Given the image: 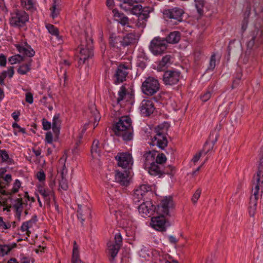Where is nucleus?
<instances>
[{
	"instance_id": "30",
	"label": "nucleus",
	"mask_w": 263,
	"mask_h": 263,
	"mask_svg": "<svg viewBox=\"0 0 263 263\" xmlns=\"http://www.w3.org/2000/svg\"><path fill=\"white\" fill-rule=\"evenodd\" d=\"M254 179L257 181H261V183H263V157L260 159L258 172L256 175L254 176Z\"/></svg>"
},
{
	"instance_id": "22",
	"label": "nucleus",
	"mask_w": 263,
	"mask_h": 263,
	"mask_svg": "<svg viewBox=\"0 0 263 263\" xmlns=\"http://www.w3.org/2000/svg\"><path fill=\"white\" fill-rule=\"evenodd\" d=\"M172 57L170 54L164 56L157 66L158 71H165L172 64Z\"/></svg>"
},
{
	"instance_id": "34",
	"label": "nucleus",
	"mask_w": 263,
	"mask_h": 263,
	"mask_svg": "<svg viewBox=\"0 0 263 263\" xmlns=\"http://www.w3.org/2000/svg\"><path fill=\"white\" fill-rule=\"evenodd\" d=\"M46 28L50 34L56 36L58 39H60L59 30L54 25L48 24L46 25Z\"/></svg>"
},
{
	"instance_id": "58",
	"label": "nucleus",
	"mask_w": 263,
	"mask_h": 263,
	"mask_svg": "<svg viewBox=\"0 0 263 263\" xmlns=\"http://www.w3.org/2000/svg\"><path fill=\"white\" fill-rule=\"evenodd\" d=\"M45 141L48 143H52L53 141L52 134L49 132L46 134Z\"/></svg>"
},
{
	"instance_id": "6",
	"label": "nucleus",
	"mask_w": 263,
	"mask_h": 263,
	"mask_svg": "<svg viewBox=\"0 0 263 263\" xmlns=\"http://www.w3.org/2000/svg\"><path fill=\"white\" fill-rule=\"evenodd\" d=\"M28 20L29 16L25 11L16 9L11 13L9 23L12 27H22Z\"/></svg>"
},
{
	"instance_id": "51",
	"label": "nucleus",
	"mask_w": 263,
	"mask_h": 263,
	"mask_svg": "<svg viewBox=\"0 0 263 263\" xmlns=\"http://www.w3.org/2000/svg\"><path fill=\"white\" fill-rule=\"evenodd\" d=\"M213 92L212 89L211 90L208 89L205 93H204L203 95L201 96V99L203 102H206L208 101L212 96V93Z\"/></svg>"
},
{
	"instance_id": "50",
	"label": "nucleus",
	"mask_w": 263,
	"mask_h": 263,
	"mask_svg": "<svg viewBox=\"0 0 263 263\" xmlns=\"http://www.w3.org/2000/svg\"><path fill=\"white\" fill-rule=\"evenodd\" d=\"M201 194V189L199 188L196 191L192 198V201L194 204H196L197 203L198 199L200 197Z\"/></svg>"
},
{
	"instance_id": "57",
	"label": "nucleus",
	"mask_w": 263,
	"mask_h": 263,
	"mask_svg": "<svg viewBox=\"0 0 263 263\" xmlns=\"http://www.w3.org/2000/svg\"><path fill=\"white\" fill-rule=\"evenodd\" d=\"M36 176L37 179L40 181H44L46 178V175L43 171L37 172Z\"/></svg>"
},
{
	"instance_id": "38",
	"label": "nucleus",
	"mask_w": 263,
	"mask_h": 263,
	"mask_svg": "<svg viewBox=\"0 0 263 263\" xmlns=\"http://www.w3.org/2000/svg\"><path fill=\"white\" fill-rule=\"evenodd\" d=\"M126 95V89L125 86H122L118 92L119 97L117 99V102L119 104L122 101Z\"/></svg>"
},
{
	"instance_id": "18",
	"label": "nucleus",
	"mask_w": 263,
	"mask_h": 263,
	"mask_svg": "<svg viewBox=\"0 0 263 263\" xmlns=\"http://www.w3.org/2000/svg\"><path fill=\"white\" fill-rule=\"evenodd\" d=\"M165 217L159 215L158 216L153 217L151 220L152 227L159 231H165L166 219Z\"/></svg>"
},
{
	"instance_id": "37",
	"label": "nucleus",
	"mask_w": 263,
	"mask_h": 263,
	"mask_svg": "<svg viewBox=\"0 0 263 263\" xmlns=\"http://www.w3.org/2000/svg\"><path fill=\"white\" fill-rule=\"evenodd\" d=\"M195 3L198 13L200 15L202 14L203 13V8L205 4L204 0H195Z\"/></svg>"
},
{
	"instance_id": "45",
	"label": "nucleus",
	"mask_w": 263,
	"mask_h": 263,
	"mask_svg": "<svg viewBox=\"0 0 263 263\" xmlns=\"http://www.w3.org/2000/svg\"><path fill=\"white\" fill-rule=\"evenodd\" d=\"M15 203L13 205L16 211L18 210H22L23 208L24 203L23 202V199L22 198H16L15 200Z\"/></svg>"
},
{
	"instance_id": "10",
	"label": "nucleus",
	"mask_w": 263,
	"mask_h": 263,
	"mask_svg": "<svg viewBox=\"0 0 263 263\" xmlns=\"http://www.w3.org/2000/svg\"><path fill=\"white\" fill-rule=\"evenodd\" d=\"M174 208L172 196L165 197L157 206V212L160 215L171 216L170 211Z\"/></svg>"
},
{
	"instance_id": "53",
	"label": "nucleus",
	"mask_w": 263,
	"mask_h": 263,
	"mask_svg": "<svg viewBox=\"0 0 263 263\" xmlns=\"http://www.w3.org/2000/svg\"><path fill=\"white\" fill-rule=\"evenodd\" d=\"M151 11V8L149 7H144L143 8H142L141 12L140 14L148 18L149 17V14Z\"/></svg>"
},
{
	"instance_id": "36",
	"label": "nucleus",
	"mask_w": 263,
	"mask_h": 263,
	"mask_svg": "<svg viewBox=\"0 0 263 263\" xmlns=\"http://www.w3.org/2000/svg\"><path fill=\"white\" fill-rule=\"evenodd\" d=\"M99 141L97 139L94 140L92 146H91V152L92 155H93L95 153L97 154L98 155L100 154V149L99 147Z\"/></svg>"
},
{
	"instance_id": "19",
	"label": "nucleus",
	"mask_w": 263,
	"mask_h": 263,
	"mask_svg": "<svg viewBox=\"0 0 263 263\" xmlns=\"http://www.w3.org/2000/svg\"><path fill=\"white\" fill-rule=\"evenodd\" d=\"M77 217L83 225V222L87 218H91L90 209L86 207L83 209L81 205H79L77 211Z\"/></svg>"
},
{
	"instance_id": "5",
	"label": "nucleus",
	"mask_w": 263,
	"mask_h": 263,
	"mask_svg": "<svg viewBox=\"0 0 263 263\" xmlns=\"http://www.w3.org/2000/svg\"><path fill=\"white\" fill-rule=\"evenodd\" d=\"M159 89L160 84L158 80L152 77L147 78L141 85L142 92L148 96L154 95Z\"/></svg>"
},
{
	"instance_id": "61",
	"label": "nucleus",
	"mask_w": 263,
	"mask_h": 263,
	"mask_svg": "<svg viewBox=\"0 0 263 263\" xmlns=\"http://www.w3.org/2000/svg\"><path fill=\"white\" fill-rule=\"evenodd\" d=\"M56 0H54V4L53 5V6L52 7V8H51V16L52 17V18H55L58 15V12H56V5H55V2Z\"/></svg>"
},
{
	"instance_id": "25",
	"label": "nucleus",
	"mask_w": 263,
	"mask_h": 263,
	"mask_svg": "<svg viewBox=\"0 0 263 263\" xmlns=\"http://www.w3.org/2000/svg\"><path fill=\"white\" fill-rule=\"evenodd\" d=\"M60 114H57L54 116L52 123V129L56 136H58L60 134Z\"/></svg>"
},
{
	"instance_id": "3",
	"label": "nucleus",
	"mask_w": 263,
	"mask_h": 263,
	"mask_svg": "<svg viewBox=\"0 0 263 263\" xmlns=\"http://www.w3.org/2000/svg\"><path fill=\"white\" fill-rule=\"evenodd\" d=\"M163 13L164 18L168 24L170 25H176L183 21L184 11L180 8L175 7L164 10Z\"/></svg>"
},
{
	"instance_id": "59",
	"label": "nucleus",
	"mask_w": 263,
	"mask_h": 263,
	"mask_svg": "<svg viewBox=\"0 0 263 263\" xmlns=\"http://www.w3.org/2000/svg\"><path fill=\"white\" fill-rule=\"evenodd\" d=\"M258 192L259 191L252 190V195L250 197V201H252V199L255 200V202H257L258 199Z\"/></svg>"
},
{
	"instance_id": "28",
	"label": "nucleus",
	"mask_w": 263,
	"mask_h": 263,
	"mask_svg": "<svg viewBox=\"0 0 263 263\" xmlns=\"http://www.w3.org/2000/svg\"><path fill=\"white\" fill-rule=\"evenodd\" d=\"M156 152L155 151H148L143 155L145 164H151L155 162V156Z\"/></svg>"
},
{
	"instance_id": "23",
	"label": "nucleus",
	"mask_w": 263,
	"mask_h": 263,
	"mask_svg": "<svg viewBox=\"0 0 263 263\" xmlns=\"http://www.w3.org/2000/svg\"><path fill=\"white\" fill-rule=\"evenodd\" d=\"M16 48L19 52L24 56L30 58L33 57L35 54L34 50L27 44H25L24 46L18 45L16 46Z\"/></svg>"
},
{
	"instance_id": "64",
	"label": "nucleus",
	"mask_w": 263,
	"mask_h": 263,
	"mask_svg": "<svg viewBox=\"0 0 263 263\" xmlns=\"http://www.w3.org/2000/svg\"><path fill=\"white\" fill-rule=\"evenodd\" d=\"M253 181L254 187L252 188V190L259 191L260 185L262 184L261 181H257L256 179L254 180V179Z\"/></svg>"
},
{
	"instance_id": "7",
	"label": "nucleus",
	"mask_w": 263,
	"mask_h": 263,
	"mask_svg": "<svg viewBox=\"0 0 263 263\" xmlns=\"http://www.w3.org/2000/svg\"><path fill=\"white\" fill-rule=\"evenodd\" d=\"M167 47V44L164 39L156 37L151 42L149 48L154 55H159L165 51Z\"/></svg>"
},
{
	"instance_id": "47",
	"label": "nucleus",
	"mask_w": 263,
	"mask_h": 263,
	"mask_svg": "<svg viewBox=\"0 0 263 263\" xmlns=\"http://www.w3.org/2000/svg\"><path fill=\"white\" fill-rule=\"evenodd\" d=\"M142 6L139 4H137L133 6L131 9L132 14L136 15H139L141 12Z\"/></svg>"
},
{
	"instance_id": "16",
	"label": "nucleus",
	"mask_w": 263,
	"mask_h": 263,
	"mask_svg": "<svg viewBox=\"0 0 263 263\" xmlns=\"http://www.w3.org/2000/svg\"><path fill=\"white\" fill-rule=\"evenodd\" d=\"M151 190V187L142 184L138 187L134 191L133 195V200L135 203L139 202L143 200L144 196Z\"/></svg>"
},
{
	"instance_id": "27",
	"label": "nucleus",
	"mask_w": 263,
	"mask_h": 263,
	"mask_svg": "<svg viewBox=\"0 0 263 263\" xmlns=\"http://www.w3.org/2000/svg\"><path fill=\"white\" fill-rule=\"evenodd\" d=\"M232 102H223L218 108V112L223 116H226L230 110V106L232 104Z\"/></svg>"
},
{
	"instance_id": "26",
	"label": "nucleus",
	"mask_w": 263,
	"mask_h": 263,
	"mask_svg": "<svg viewBox=\"0 0 263 263\" xmlns=\"http://www.w3.org/2000/svg\"><path fill=\"white\" fill-rule=\"evenodd\" d=\"M164 39L165 40L166 44L177 43L180 39V33L178 31L172 32Z\"/></svg>"
},
{
	"instance_id": "42",
	"label": "nucleus",
	"mask_w": 263,
	"mask_h": 263,
	"mask_svg": "<svg viewBox=\"0 0 263 263\" xmlns=\"http://www.w3.org/2000/svg\"><path fill=\"white\" fill-rule=\"evenodd\" d=\"M0 156L3 162H7L9 163H11L12 160L9 158L6 150H0Z\"/></svg>"
},
{
	"instance_id": "35",
	"label": "nucleus",
	"mask_w": 263,
	"mask_h": 263,
	"mask_svg": "<svg viewBox=\"0 0 263 263\" xmlns=\"http://www.w3.org/2000/svg\"><path fill=\"white\" fill-rule=\"evenodd\" d=\"M250 205L249 207V214L250 217H253L256 212L257 202L252 199V201H250Z\"/></svg>"
},
{
	"instance_id": "40",
	"label": "nucleus",
	"mask_w": 263,
	"mask_h": 263,
	"mask_svg": "<svg viewBox=\"0 0 263 263\" xmlns=\"http://www.w3.org/2000/svg\"><path fill=\"white\" fill-rule=\"evenodd\" d=\"M24 60V58L20 54H16L13 55L9 58V62L11 64H15L17 63H20V62Z\"/></svg>"
},
{
	"instance_id": "15",
	"label": "nucleus",
	"mask_w": 263,
	"mask_h": 263,
	"mask_svg": "<svg viewBox=\"0 0 263 263\" xmlns=\"http://www.w3.org/2000/svg\"><path fill=\"white\" fill-rule=\"evenodd\" d=\"M127 69V67L124 65L121 64L118 66L114 76L115 84L122 83L126 80L128 74Z\"/></svg>"
},
{
	"instance_id": "46",
	"label": "nucleus",
	"mask_w": 263,
	"mask_h": 263,
	"mask_svg": "<svg viewBox=\"0 0 263 263\" xmlns=\"http://www.w3.org/2000/svg\"><path fill=\"white\" fill-rule=\"evenodd\" d=\"M68 188V183L65 178H61L59 180V189L64 191H66Z\"/></svg>"
},
{
	"instance_id": "62",
	"label": "nucleus",
	"mask_w": 263,
	"mask_h": 263,
	"mask_svg": "<svg viewBox=\"0 0 263 263\" xmlns=\"http://www.w3.org/2000/svg\"><path fill=\"white\" fill-rule=\"evenodd\" d=\"M0 227L4 229H8L10 228V224L9 223L6 224V222L3 221V217H0Z\"/></svg>"
},
{
	"instance_id": "12",
	"label": "nucleus",
	"mask_w": 263,
	"mask_h": 263,
	"mask_svg": "<svg viewBox=\"0 0 263 263\" xmlns=\"http://www.w3.org/2000/svg\"><path fill=\"white\" fill-rule=\"evenodd\" d=\"M180 74L178 70H166L163 74V82L166 85H175L179 82Z\"/></svg>"
},
{
	"instance_id": "11",
	"label": "nucleus",
	"mask_w": 263,
	"mask_h": 263,
	"mask_svg": "<svg viewBox=\"0 0 263 263\" xmlns=\"http://www.w3.org/2000/svg\"><path fill=\"white\" fill-rule=\"evenodd\" d=\"M219 137V135L218 132L214 130V131L210 133V135L209 136V139L208 141L205 142V143L204 145L203 149L198 153L196 154L193 157L192 161L196 163L200 159L202 153L204 151L206 147L208 146V145L210 144V147L207 149V151L205 152V154H206L209 152L210 151L211 149H212L214 146V145L215 144V143L217 142L218 138Z\"/></svg>"
},
{
	"instance_id": "48",
	"label": "nucleus",
	"mask_w": 263,
	"mask_h": 263,
	"mask_svg": "<svg viewBox=\"0 0 263 263\" xmlns=\"http://www.w3.org/2000/svg\"><path fill=\"white\" fill-rule=\"evenodd\" d=\"M32 224H31V221H27L26 222H24L23 223L21 230L22 232H25L27 231V233L28 236H29V231L28 230V229L30 227H31Z\"/></svg>"
},
{
	"instance_id": "17",
	"label": "nucleus",
	"mask_w": 263,
	"mask_h": 263,
	"mask_svg": "<svg viewBox=\"0 0 263 263\" xmlns=\"http://www.w3.org/2000/svg\"><path fill=\"white\" fill-rule=\"evenodd\" d=\"M155 108L153 102L149 100H143L141 103L140 110L141 114L144 116H148L153 114Z\"/></svg>"
},
{
	"instance_id": "4",
	"label": "nucleus",
	"mask_w": 263,
	"mask_h": 263,
	"mask_svg": "<svg viewBox=\"0 0 263 263\" xmlns=\"http://www.w3.org/2000/svg\"><path fill=\"white\" fill-rule=\"evenodd\" d=\"M80 58L79 66L83 64L86 61L93 56L92 41L91 39L82 42L80 45Z\"/></svg>"
},
{
	"instance_id": "1",
	"label": "nucleus",
	"mask_w": 263,
	"mask_h": 263,
	"mask_svg": "<svg viewBox=\"0 0 263 263\" xmlns=\"http://www.w3.org/2000/svg\"><path fill=\"white\" fill-rule=\"evenodd\" d=\"M112 130L116 136L121 137L124 141L132 140L133 129L130 118L128 116L120 117L119 121L113 125Z\"/></svg>"
},
{
	"instance_id": "39",
	"label": "nucleus",
	"mask_w": 263,
	"mask_h": 263,
	"mask_svg": "<svg viewBox=\"0 0 263 263\" xmlns=\"http://www.w3.org/2000/svg\"><path fill=\"white\" fill-rule=\"evenodd\" d=\"M242 77V70L239 68L236 70V74L235 77V79L233 81L232 88H234L236 85H238L239 83V81L240 80Z\"/></svg>"
},
{
	"instance_id": "44",
	"label": "nucleus",
	"mask_w": 263,
	"mask_h": 263,
	"mask_svg": "<svg viewBox=\"0 0 263 263\" xmlns=\"http://www.w3.org/2000/svg\"><path fill=\"white\" fill-rule=\"evenodd\" d=\"M21 5L25 7L27 10H30L33 7V0H21Z\"/></svg>"
},
{
	"instance_id": "55",
	"label": "nucleus",
	"mask_w": 263,
	"mask_h": 263,
	"mask_svg": "<svg viewBox=\"0 0 263 263\" xmlns=\"http://www.w3.org/2000/svg\"><path fill=\"white\" fill-rule=\"evenodd\" d=\"M91 112L93 114V116H94V120H95V123L98 122L100 120V116H99V113L98 112V110H97L95 106H92L91 107Z\"/></svg>"
},
{
	"instance_id": "32",
	"label": "nucleus",
	"mask_w": 263,
	"mask_h": 263,
	"mask_svg": "<svg viewBox=\"0 0 263 263\" xmlns=\"http://www.w3.org/2000/svg\"><path fill=\"white\" fill-rule=\"evenodd\" d=\"M147 18L140 14L138 15L136 26L138 28H144L146 26Z\"/></svg>"
},
{
	"instance_id": "52",
	"label": "nucleus",
	"mask_w": 263,
	"mask_h": 263,
	"mask_svg": "<svg viewBox=\"0 0 263 263\" xmlns=\"http://www.w3.org/2000/svg\"><path fill=\"white\" fill-rule=\"evenodd\" d=\"M216 65V59L215 54H213L211 55L210 58V61L209 63V66L208 68V70H213L215 67Z\"/></svg>"
},
{
	"instance_id": "60",
	"label": "nucleus",
	"mask_w": 263,
	"mask_h": 263,
	"mask_svg": "<svg viewBox=\"0 0 263 263\" xmlns=\"http://www.w3.org/2000/svg\"><path fill=\"white\" fill-rule=\"evenodd\" d=\"M25 100L29 104H32L33 101V96L31 93L27 92L26 94Z\"/></svg>"
},
{
	"instance_id": "9",
	"label": "nucleus",
	"mask_w": 263,
	"mask_h": 263,
	"mask_svg": "<svg viewBox=\"0 0 263 263\" xmlns=\"http://www.w3.org/2000/svg\"><path fill=\"white\" fill-rule=\"evenodd\" d=\"M174 208L172 196L165 197L157 206V212L160 215L171 216L170 211Z\"/></svg>"
},
{
	"instance_id": "8",
	"label": "nucleus",
	"mask_w": 263,
	"mask_h": 263,
	"mask_svg": "<svg viewBox=\"0 0 263 263\" xmlns=\"http://www.w3.org/2000/svg\"><path fill=\"white\" fill-rule=\"evenodd\" d=\"M115 242L107 243L108 253L110 256L109 260L114 263L115 257L118 254L122 245V237L120 233H117L115 236Z\"/></svg>"
},
{
	"instance_id": "24",
	"label": "nucleus",
	"mask_w": 263,
	"mask_h": 263,
	"mask_svg": "<svg viewBox=\"0 0 263 263\" xmlns=\"http://www.w3.org/2000/svg\"><path fill=\"white\" fill-rule=\"evenodd\" d=\"M142 201V203L138 206L140 212H142L143 214L147 215L156 209L150 201H146L144 202V200Z\"/></svg>"
},
{
	"instance_id": "13",
	"label": "nucleus",
	"mask_w": 263,
	"mask_h": 263,
	"mask_svg": "<svg viewBox=\"0 0 263 263\" xmlns=\"http://www.w3.org/2000/svg\"><path fill=\"white\" fill-rule=\"evenodd\" d=\"M174 167L171 165H168L167 168H163L162 166L154 162L150 164L148 167V173L153 176L161 175L164 174H171Z\"/></svg>"
},
{
	"instance_id": "54",
	"label": "nucleus",
	"mask_w": 263,
	"mask_h": 263,
	"mask_svg": "<svg viewBox=\"0 0 263 263\" xmlns=\"http://www.w3.org/2000/svg\"><path fill=\"white\" fill-rule=\"evenodd\" d=\"M21 186V182L19 180H15L14 183H13V187L12 190V194H14L18 192L19 189Z\"/></svg>"
},
{
	"instance_id": "14",
	"label": "nucleus",
	"mask_w": 263,
	"mask_h": 263,
	"mask_svg": "<svg viewBox=\"0 0 263 263\" xmlns=\"http://www.w3.org/2000/svg\"><path fill=\"white\" fill-rule=\"evenodd\" d=\"M119 166L124 168L129 167L133 164L132 156L127 153H119L116 156Z\"/></svg>"
},
{
	"instance_id": "63",
	"label": "nucleus",
	"mask_w": 263,
	"mask_h": 263,
	"mask_svg": "<svg viewBox=\"0 0 263 263\" xmlns=\"http://www.w3.org/2000/svg\"><path fill=\"white\" fill-rule=\"evenodd\" d=\"M6 57L3 54H0V66L2 67L6 66Z\"/></svg>"
},
{
	"instance_id": "41",
	"label": "nucleus",
	"mask_w": 263,
	"mask_h": 263,
	"mask_svg": "<svg viewBox=\"0 0 263 263\" xmlns=\"http://www.w3.org/2000/svg\"><path fill=\"white\" fill-rule=\"evenodd\" d=\"M118 16L120 18L119 20V22L123 26H127V27H131L129 25V19L128 18L125 16L123 14L118 13Z\"/></svg>"
},
{
	"instance_id": "21",
	"label": "nucleus",
	"mask_w": 263,
	"mask_h": 263,
	"mask_svg": "<svg viewBox=\"0 0 263 263\" xmlns=\"http://www.w3.org/2000/svg\"><path fill=\"white\" fill-rule=\"evenodd\" d=\"M115 179L121 185L127 186L129 184L128 172L126 171H124V172L117 171Z\"/></svg>"
},
{
	"instance_id": "56",
	"label": "nucleus",
	"mask_w": 263,
	"mask_h": 263,
	"mask_svg": "<svg viewBox=\"0 0 263 263\" xmlns=\"http://www.w3.org/2000/svg\"><path fill=\"white\" fill-rule=\"evenodd\" d=\"M43 128L45 130H48L51 127V124L50 122L48 121L46 119H42Z\"/></svg>"
},
{
	"instance_id": "20",
	"label": "nucleus",
	"mask_w": 263,
	"mask_h": 263,
	"mask_svg": "<svg viewBox=\"0 0 263 263\" xmlns=\"http://www.w3.org/2000/svg\"><path fill=\"white\" fill-rule=\"evenodd\" d=\"M137 41L138 36L135 33H130L127 34L121 40H120L119 42L123 46L126 47L135 44L137 42Z\"/></svg>"
},
{
	"instance_id": "49",
	"label": "nucleus",
	"mask_w": 263,
	"mask_h": 263,
	"mask_svg": "<svg viewBox=\"0 0 263 263\" xmlns=\"http://www.w3.org/2000/svg\"><path fill=\"white\" fill-rule=\"evenodd\" d=\"M11 251L10 245L1 246L0 248V254L2 256L7 254Z\"/></svg>"
},
{
	"instance_id": "43",
	"label": "nucleus",
	"mask_w": 263,
	"mask_h": 263,
	"mask_svg": "<svg viewBox=\"0 0 263 263\" xmlns=\"http://www.w3.org/2000/svg\"><path fill=\"white\" fill-rule=\"evenodd\" d=\"M155 160V163L161 165L166 162V158L165 155L162 153L158 154Z\"/></svg>"
},
{
	"instance_id": "29",
	"label": "nucleus",
	"mask_w": 263,
	"mask_h": 263,
	"mask_svg": "<svg viewBox=\"0 0 263 263\" xmlns=\"http://www.w3.org/2000/svg\"><path fill=\"white\" fill-rule=\"evenodd\" d=\"M32 60L29 59L26 63L20 66L17 69V72L20 74H25L31 69V66Z\"/></svg>"
},
{
	"instance_id": "33",
	"label": "nucleus",
	"mask_w": 263,
	"mask_h": 263,
	"mask_svg": "<svg viewBox=\"0 0 263 263\" xmlns=\"http://www.w3.org/2000/svg\"><path fill=\"white\" fill-rule=\"evenodd\" d=\"M38 191L45 200H50L49 195L51 193V191L46 190L41 185L38 187Z\"/></svg>"
},
{
	"instance_id": "31",
	"label": "nucleus",
	"mask_w": 263,
	"mask_h": 263,
	"mask_svg": "<svg viewBox=\"0 0 263 263\" xmlns=\"http://www.w3.org/2000/svg\"><path fill=\"white\" fill-rule=\"evenodd\" d=\"M143 0H120L121 2H123V4L120 5L121 8L126 10H128L130 8H127L126 5L128 6H133L135 3H138L142 2Z\"/></svg>"
},
{
	"instance_id": "2",
	"label": "nucleus",
	"mask_w": 263,
	"mask_h": 263,
	"mask_svg": "<svg viewBox=\"0 0 263 263\" xmlns=\"http://www.w3.org/2000/svg\"><path fill=\"white\" fill-rule=\"evenodd\" d=\"M169 127L170 124L166 122L156 127L154 130L156 134L152 138L151 144L157 145L159 148L164 149L168 143L166 135Z\"/></svg>"
}]
</instances>
